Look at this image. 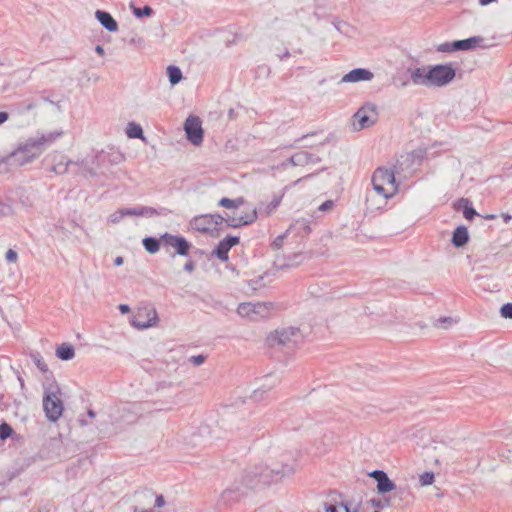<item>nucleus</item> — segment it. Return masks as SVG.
I'll use <instances>...</instances> for the list:
<instances>
[{"label": "nucleus", "instance_id": "1", "mask_svg": "<svg viewBox=\"0 0 512 512\" xmlns=\"http://www.w3.org/2000/svg\"><path fill=\"white\" fill-rule=\"evenodd\" d=\"M294 470V456L291 453H283L280 455V461L278 463H273L271 467H266L265 472H261L258 479H256V473L247 472L243 476L241 482H235L230 487L226 488L221 493L220 502L227 506L239 503L247 496L248 491L254 489L260 482L263 484L267 483V477H271L272 480L278 481L285 476L293 474Z\"/></svg>", "mask_w": 512, "mask_h": 512}, {"label": "nucleus", "instance_id": "2", "mask_svg": "<svg viewBox=\"0 0 512 512\" xmlns=\"http://www.w3.org/2000/svg\"><path fill=\"white\" fill-rule=\"evenodd\" d=\"M456 76V70L452 64H437L428 69L418 67L411 71L410 79L415 85L426 87H444L451 83Z\"/></svg>", "mask_w": 512, "mask_h": 512}, {"label": "nucleus", "instance_id": "3", "mask_svg": "<svg viewBox=\"0 0 512 512\" xmlns=\"http://www.w3.org/2000/svg\"><path fill=\"white\" fill-rule=\"evenodd\" d=\"M61 135L62 131H53L41 136L28 138L18 144L17 148L10 153V157H16L21 154V160H32L40 156Z\"/></svg>", "mask_w": 512, "mask_h": 512}, {"label": "nucleus", "instance_id": "4", "mask_svg": "<svg viewBox=\"0 0 512 512\" xmlns=\"http://www.w3.org/2000/svg\"><path fill=\"white\" fill-rule=\"evenodd\" d=\"M46 380L47 382L43 384V409L46 418L50 422H56L62 416L64 410L61 389L55 379L49 382V376H47Z\"/></svg>", "mask_w": 512, "mask_h": 512}, {"label": "nucleus", "instance_id": "5", "mask_svg": "<svg viewBox=\"0 0 512 512\" xmlns=\"http://www.w3.org/2000/svg\"><path fill=\"white\" fill-rule=\"evenodd\" d=\"M371 182L373 189L386 199L398 192V183L393 169L378 167L372 175Z\"/></svg>", "mask_w": 512, "mask_h": 512}, {"label": "nucleus", "instance_id": "6", "mask_svg": "<svg viewBox=\"0 0 512 512\" xmlns=\"http://www.w3.org/2000/svg\"><path fill=\"white\" fill-rule=\"evenodd\" d=\"M42 168L47 172L55 174H64L69 165L77 166V172L85 178H93L99 174V162H42Z\"/></svg>", "mask_w": 512, "mask_h": 512}, {"label": "nucleus", "instance_id": "7", "mask_svg": "<svg viewBox=\"0 0 512 512\" xmlns=\"http://www.w3.org/2000/svg\"><path fill=\"white\" fill-rule=\"evenodd\" d=\"M223 224L224 216L219 213L195 216L190 221L192 229L213 237L219 236L220 232L223 231Z\"/></svg>", "mask_w": 512, "mask_h": 512}, {"label": "nucleus", "instance_id": "8", "mask_svg": "<svg viewBox=\"0 0 512 512\" xmlns=\"http://www.w3.org/2000/svg\"><path fill=\"white\" fill-rule=\"evenodd\" d=\"M303 336L299 328L287 327L280 330H275L270 333L267 341L270 346L283 345V346H296Z\"/></svg>", "mask_w": 512, "mask_h": 512}, {"label": "nucleus", "instance_id": "9", "mask_svg": "<svg viewBox=\"0 0 512 512\" xmlns=\"http://www.w3.org/2000/svg\"><path fill=\"white\" fill-rule=\"evenodd\" d=\"M162 246L166 248L167 252L169 247L173 248V256L179 255L186 257L189 255V250L192 245L185 237L166 232L162 234Z\"/></svg>", "mask_w": 512, "mask_h": 512}, {"label": "nucleus", "instance_id": "10", "mask_svg": "<svg viewBox=\"0 0 512 512\" xmlns=\"http://www.w3.org/2000/svg\"><path fill=\"white\" fill-rule=\"evenodd\" d=\"M158 321L155 308H139L131 319V325L138 329H147L154 326Z\"/></svg>", "mask_w": 512, "mask_h": 512}, {"label": "nucleus", "instance_id": "11", "mask_svg": "<svg viewBox=\"0 0 512 512\" xmlns=\"http://www.w3.org/2000/svg\"><path fill=\"white\" fill-rule=\"evenodd\" d=\"M375 107L367 104L358 109L353 115V126L356 130H362L371 127L375 123Z\"/></svg>", "mask_w": 512, "mask_h": 512}, {"label": "nucleus", "instance_id": "12", "mask_svg": "<svg viewBox=\"0 0 512 512\" xmlns=\"http://www.w3.org/2000/svg\"><path fill=\"white\" fill-rule=\"evenodd\" d=\"M184 130L187 136V139L193 145H199L203 141V128L202 121L198 116H189L184 123Z\"/></svg>", "mask_w": 512, "mask_h": 512}, {"label": "nucleus", "instance_id": "13", "mask_svg": "<svg viewBox=\"0 0 512 512\" xmlns=\"http://www.w3.org/2000/svg\"><path fill=\"white\" fill-rule=\"evenodd\" d=\"M272 308V303L270 302H257V303H241L237 312L239 315L243 317H253L260 316L262 318L267 317L270 309Z\"/></svg>", "mask_w": 512, "mask_h": 512}, {"label": "nucleus", "instance_id": "14", "mask_svg": "<svg viewBox=\"0 0 512 512\" xmlns=\"http://www.w3.org/2000/svg\"><path fill=\"white\" fill-rule=\"evenodd\" d=\"M239 242L240 238L238 236L228 235L219 241V243L213 249L211 255L223 262H226L229 259L230 249L239 244Z\"/></svg>", "mask_w": 512, "mask_h": 512}, {"label": "nucleus", "instance_id": "15", "mask_svg": "<svg viewBox=\"0 0 512 512\" xmlns=\"http://www.w3.org/2000/svg\"><path fill=\"white\" fill-rule=\"evenodd\" d=\"M377 482V491L379 494L384 495L388 492L396 490L395 483L388 477L387 473L383 470H374L369 474Z\"/></svg>", "mask_w": 512, "mask_h": 512}, {"label": "nucleus", "instance_id": "16", "mask_svg": "<svg viewBox=\"0 0 512 512\" xmlns=\"http://www.w3.org/2000/svg\"><path fill=\"white\" fill-rule=\"evenodd\" d=\"M374 77V74L365 68H355L349 71L342 77L344 83H355L359 81H370Z\"/></svg>", "mask_w": 512, "mask_h": 512}, {"label": "nucleus", "instance_id": "17", "mask_svg": "<svg viewBox=\"0 0 512 512\" xmlns=\"http://www.w3.org/2000/svg\"><path fill=\"white\" fill-rule=\"evenodd\" d=\"M441 154L436 150L435 146L431 147H419L409 153L408 160H424L430 158L440 157Z\"/></svg>", "mask_w": 512, "mask_h": 512}, {"label": "nucleus", "instance_id": "18", "mask_svg": "<svg viewBox=\"0 0 512 512\" xmlns=\"http://www.w3.org/2000/svg\"><path fill=\"white\" fill-rule=\"evenodd\" d=\"M95 18L109 32H116L118 30V23L109 12L97 10L95 12Z\"/></svg>", "mask_w": 512, "mask_h": 512}, {"label": "nucleus", "instance_id": "19", "mask_svg": "<svg viewBox=\"0 0 512 512\" xmlns=\"http://www.w3.org/2000/svg\"><path fill=\"white\" fill-rule=\"evenodd\" d=\"M484 42V38L482 36H472L467 39L456 40L454 41V45L457 48V51L463 50H473L477 47H482V43Z\"/></svg>", "mask_w": 512, "mask_h": 512}, {"label": "nucleus", "instance_id": "20", "mask_svg": "<svg viewBox=\"0 0 512 512\" xmlns=\"http://www.w3.org/2000/svg\"><path fill=\"white\" fill-rule=\"evenodd\" d=\"M469 233L464 225L456 227L453 231L451 243L456 248L464 247L469 241Z\"/></svg>", "mask_w": 512, "mask_h": 512}, {"label": "nucleus", "instance_id": "21", "mask_svg": "<svg viewBox=\"0 0 512 512\" xmlns=\"http://www.w3.org/2000/svg\"><path fill=\"white\" fill-rule=\"evenodd\" d=\"M291 231L296 232L301 237L307 236L311 232L310 228V221L306 218H299L296 219L289 227V229L286 231V233H289Z\"/></svg>", "mask_w": 512, "mask_h": 512}, {"label": "nucleus", "instance_id": "22", "mask_svg": "<svg viewBox=\"0 0 512 512\" xmlns=\"http://www.w3.org/2000/svg\"><path fill=\"white\" fill-rule=\"evenodd\" d=\"M454 207L457 209V210H460L462 209L463 211V216L467 219V220H473L475 216L478 215V213L476 212V210L474 209V207L472 206V203L469 199L467 198H460L456 204L454 205Z\"/></svg>", "mask_w": 512, "mask_h": 512}, {"label": "nucleus", "instance_id": "23", "mask_svg": "<svg viewBox=\"0 0 512 512\" xmlns=\"http://www.w3.org/2000/svg\"><path fill=\"white\" fill-rule=\"evenodd\" d=\"M122 215H125V216H153V215H158V213L152 207L138 206V207H133V208H123Z\"/></svg>", "mask_w": 512, "mask_h": 512}, {"label": "nucleus", "instance_id": "24", "mask_svg": "<svg viewBox=\"0 0 512 512\" xmlns=\"http://www.w3.org/2000/svg\"><path fill=\"white\" fill-rule=\"evenodd\" d=\"M272 378V376H270ZM280 380L277 377H273L271 383H264L261 387L254 390L252 394V398L255 401H261L266 399V394L271 391L273 387H275L277 384H279Z\"/></svg>", "mask_w": 512, "mask_h": 512}, {"label": "nucleus", "instance_id": "25", "mask_svg": "<svg viewBox=\"0 0 512 512\" xmlns=\"http://www.w3.org/2000/svg\"><path fill=\"white\" fill-rule=\"evenodd\" d=\"M56 356L63 361H69L75 356V349L69 343H62L56 349Z\"/></svg>", "mask_w": 512, "mask_h": 512}, {"label": "nucleus", "instance_id": "26", "mask_svg": "<svg viewBox=\"0 0 512 512\" xmlns=\"http://www.w3.org/2000/svg\"><path fill=\"white\" fill-rule=\"evenodd\" d=\"M143 247L150 254H155L159 251L162 245V235L159 238L148 236L142 240Z\"/></svg>", "mask_w": 512, "mask_h": 512}, {"label": "nucleus", "instance_id": "27", "mask_svg": "<svg viewBox=\"0 0 512 512\" xmlns=\"http://www.w3.org/2000/svg\"><path fill=\"white\" fill-rule=\"evenodd\" d=\"M282 198H283L282 195H275L273 197V199L268 204L264 205L262 203L261 206L259 207L260 213L264 214L265 216L271 215L273 213V211L279 207V205L282 201Z\"/></svg>", "mask_w": 512, "mask_h": 512}, {"label": "nucleus", "instance_id": "28", "mask_svg": "<svg viewBox=\"0 0 512 512\" xmlns=\"http://www.w3.org/2000/svg\"><path fill=\"white\" fill-rule=\"evenodd\" d=\"M31 359L37 368L44 374H48L51 377V381L54 379L52 372L49 371L48 365L45 363L42 355L39 352H33L30 354Z\"/></svg>", "mask_w": 512, "mask_h": 512}, {"label": "nucleus", "instance_id": "29", "mask_svg": "<svg viewBox=\"0 0 512 512\" xmlns=\"http://www.w3.org/2000/svg\"><path fill=\"white\" fill-rule=\"evenodd\" d=\"M126 135L131 139H142L143 129L140 124L135 122H129L126 127Z\"/></svg>", "mask_w": 512, "mask_h": 512}, {"label": "nucleus", "instance_id": "30", "mask_svg": "<svg viewBox=\"0 0 512 512\" xmlns=\"http://www.w3.org/2000/svg\"><path fill=\"white\" fill-rule=\"evenodd\" d=\"M243 197H238L235 199H230L227 197H223L219 200L218 205L227 209H237L244 203Z\"/></svg>", "mask_w": 512, "mask_h": 512}, {"label": "nucleus", "instance_id": "31", "mask_svg": "<svg viewBox=\"0 0 512 512\" xmlns=\"http://www.w3.org/2000/svg\"><path fill=\"white\" fill-rule=\"evenodd\" d=\"M167 75L169 77V82L171 85L178 84L183 77L181 69L175 65H169L167 67Z\"/></svg>", "mask_w": 512, "mask_h": 512}, {"label": "nucleus", "instance_id": "32", "mask_svg": "<svg viewBox=\"0 0 512 512\" xmlns=\"http://www.w3.org/2000/svg\"><path fill=\"white\" fill-rule=\"evenodd\" d=\"M258 215H257V209H253L250 212L244 213L239 216V219L241 220L242 226L250 225L253 222L256 221Z\"/></svg>", "mask_w": 512, "mask_h": 512}, {"label": "nucleus", "instance_id": "33", "mask_svg": "<svg viewBox=\"0 0 512 512\" xmlns=\"http://www.w3.org/2000/svg\"><path fill=\"white\" fill-rule=\"evenodd\" d=\"M133 14L137 18H142L144 16H151L153 14V9L149 5H145L141 8L139 7H133Z\"/></svg>", "mask_w": 512, "mask_h": 512}, {"label": "nucleus", "instance_id": "34", "mask_svg": "<svg viewBox=\"0 0 512 512\" xmlns=\"http://www.w3.org/2000/svg\"><path fill=\"white\" fill-rule=\"evenodd\" d=\"M13 428L6 422L0 424V439L6 440L13 434Z\"/></svg>", "mask_w": 512, "mask_h": 512}, {"label": "nucleus", "instance_id": "35", "mask_svg": "<svg viewBox=\"0 0 512 512\" xmlns=\"http://www.w3.org/2000/svg\"><path fill=\"white\" fill-rule=\"evenodd\" d=\"M435 476L433 472L426 471L420 475V483L422 486L431 485L434 482Z\"/></svg>", "mask_w": 512, "mask_h": 512}, {"label": "nucleus", "instance_id": "36", "mask_svg": "<svg viewBox=\"0 0 512 512\" xmlns=\"http://www.w3.org/2000/svg\"><path fill=\"white\" fill-rule=\"evenodd\" d=\"M224 223L226 224L227 227H231V228L242 227V223H241V220L239 219V216L238 217H236V216L224 217Z\"/></svg>", "mask_w": 512, "mask_h": 512}, {"label": "nucleus", "instance_id": "37", "mask_svg": "<svg viewBox=\"0 0 512 512\" xmlns=\"http://www.w3.org/2000/svg\"><path fill=\"white\" fill-rule=\"evenodd\" d=\"M370 503L373 507H376L378 509H382L384 507H390L392 505L391 499H389V498H384L383 500L373 498L370 500Z\"/></svg>", "mask_w": 512, "mask_h": 512}, {"label": "nucleus", "instance_id": "38", "mask_svg": "<svg viewBox=\"0 0 512 512\" xmlns=\"http://www.w3.org/2000/svg\"><path fill=\"white\" fill-rule=\"evenodd\" d=\"M437 51L442 52V53H450V52L457 51V48L454 45V41L453 42H444L437 47Z\"/></svg>", "mask_w": 512, "mask_h": 512}, {"label": "nucleus", "instance_id": "39", "mask_svg": "<svg viewBox=\"0 0 512 512\" xmlns=\"http://www.w3.org/2000/svg\"><path fill=\"white\" fill-rule=\"evenodd\" d=\"M500 314L503 318L512 319V303H505L500 308Z\"/></svg>", "mask_w": 512, "mask_h": 512}, {"label": "nucleus", "instance_id": "40", "mask_svg": "<svg viewBox=\"0 0 512 512\" xmlns=\"http://www.w3.org/2000/svg\"><path fill=\"white\" fill-rule=\"evenodd\" d=\"M207 359L206 355L199 354L194 355L189 358V362L192 363L194 366H200L202 365Z\"/></svg>", "mask_w": 512, "mask_h": 512}, {"label": "nucleus", "instance_id": "41", "mask_svg": "<svg viewBox=\"0 0 512 512\" xmlns=\"http://www.w3.org/2000/svg\"><path fill=\"white\" fill-rule=\"evenodd\" d=\"M285 157H286V160H291V161L302 160V158H305V160H313L312 155H310L306 152H301V153H297L295 155H290V156H285Z\"/></svg>", "mask_w": 512, "mask_h": 512}, {"label": "nucleus", "instance_id": "42", "mask_svg": "<svg viewBox=\"0 0 512 512\" xmlns=\"http://www.w3.org/2000/svg\"><path fill=\"white\" fill-rule=\"evenodd\" d=\"M286 234H287V233H284V234H282V235L277 236V237L273 240V242H272V244H271V247H272L273 249H280V248L282 247V245H283V241H284V239H285V237H286Z\"/></svg>", "mask_w": 512, "mask_h": 512}, {"label": "nucleus", "instance_id": "43", "mask_svg": "<svg viewBox=\"0 0 512 512\" xmlns=\"http://www.w3.org/2000/svg\"><path fill=\"white\" fill-rule=\"evenodd\" d=\"M335 203L333 200H326L319 207L318 210L322 212H326L331 210L334 207Z\"/></svg>", "mask_w": 512, "mask_h": 512}, {"label": "nucleus", "instance_id": "44", "mask_svg": "<svg viewBox=\"0 0 512 512\" xmlns=\"http://www.w3.org/2000/svg\"><path fill=\"white\" fill-rule=\"evenodd\" d=\"M18 258V254L16 251H14L13 249H9L7 252H6V260L8 262H15Z\"/></svg>", "mask_w": 512, "mask_h": 512}, {"label": "nucleus", "instance_id": "45", "mask_svg": "<svg viewBox=\"0 0 512 512\" xmlns=\"http://www.w3.org/2000/svg\"><path fill=\"white\" fill-rule=\"evenodd\" d=\"M10 173L9 162H0V175H7Z\"/></svg>", "mask_w": 512, "mask_h": 512}, {"label": "nucleus", "instance_id": "46", "mask_svg": "<svg viewBox=\"0 0 512 512\" xmlns=\"http://www.w3.org/2000/svg\"><path fill=\"white\" fill-rule=\"evenodd\" d=\"M184 271L191 273L195 270V262L192 260H188L183 267Z\"/></svg>", "mask_w": 512, "mask_h": 512}, {"label": "nucleus", "instance_id": "47", "mask_svg": "<svg viewBox=\"0 0 512 512\" xmlns=\"http://www.w3.org/2000/svg\"><path fill=\"white\" fill-rule=\"evenodd\" d=\"M125 215H122V209H120L119 211L115 212L114 214L111 215V222L112 223H117L119 222Z\"/></svg>", "mask_w": 512, "mask_h": 512}, {"label": "nucleus", "instance_id": "48", "mask_svg": "<svg viewBox=\"0 0 512 512\" xmlns=\"http://www.w3.org/2000/svg\"><path fill=\"white\" fill-rule=\"evenodd\" d=\"M165 505V499L163 497V495H158L156 496V499H155V507L157 508H161Z\"/></svg>", "mask_w": 512, "mask_h": 512}, {"label": "nucleus", "instance_id": "49", "mask_svg": "<svg viewBox=\"0 0 512 512\" xmlns=\"http://www.w3.org/2000/svg\"><path fill=\"white\" fill-rule=\"evenodd\" d=\"M396 495L400 497V499H404L406 496H409V492L406 491L405 489L403 488H399L397 491H396Z\"/></svg>", "mask_w": 512, "mask_h": 512}, {"label": "nucleus", "instance_id": "50", "mask_svg": "<svg viewBox=\"0 0 512 512\" xmlns=\"http://www.w3.org/2000/svg\"><path fill=\"white\" fill-rule=\"evenodd\" d=\"M9 119V114L7 112L1 111L0 112V125L5 123Z\"/></svg>", "mask_w": 512, "mask_h": 512}, {"label": "nucleus", "instance_id": "51", "mask_svg": "<svg viewBox=\"0 0 512 512\" xmlns=\"http://www.w3.org/2000/svg\"><path fill=\"white\" fill-rule=\"evenodd\" d=\"M9 209V207L4 204L3 202L0 201V218L4 215H6V212L7 210Z\"/></svg>", "mask_w": 512, "mask_h": 512}, {"label": "nucleus", "instance_id": "52", "mask_svg": "<svg viewBox=\"0 0 512 512\" xmlns=\"http://www.w3.org/2000/svg\"><path fill=\"white\" fill-rule=\"evenodd\" d=\"M119 311H120L122 314L129 313V312H130V307H129L127 304H120V305H119Z\"/></svg>", "mask_w": 512, "mask_h": 512}, {"label": "nucleus", "instance_id": "53", "mask_svg": "<svg viewBox=\"0 0 512 512\" xmlns=\"http://www.w3.org/2000/svg\"><path fill=\"white\" fill-rule=\"evenodd\" d=\"M297 164H298V162H296V161H293V162H281L280 167L283 168V169H286L288 166L295 167V166H297Z\"/></svg>", "mask_w": 512, "mask_h": 512}, {"label": "nucleus", "instance_id": "54", "mask_svg": "<svg viewBox=\"0 0 512 512\" xmlns=\"http://www.w3.org/2000/svg\"><path fill=\"white\" fill-rule=\"evenodd\" d=\"M325 511L326 512H338L335 505L328 504V503H325Z\"/></svg>", "mask_w": 512, "mask_h": 512}, {"label": "nucleus", "instance_id": "55", "mask_svg": "<svg viewBox=\"0 0 512 512\" xmlns=\"http://www.w3.org/2000/svg\"><path fill=\"white\" fill-rule=\"evenodd\" d=\"M95 51L100 56H103L105 54L104 48L101 45H97L95 47Z\"/></svg>", "mask_w": 512, "mask_h": 512}, {"label": "nucleus", "instance_id": "56", "mask_svg": "<svg viewBox=\"0 0 512 512\" xmlns=\"http://www.w3.org/2000/svg\"><path fill=\"white\" fill-rule=\"evenodd\" d=\"M497 0H478L479 4L481 6H487L493 2H496Z\"/></svg>", "mask_w": 512, "mask_h": 512}, {"label": "nucleus", "instance_id": "57", "mask_svg": "<svg viewBox=\"0 0 512 512\" xmlns=\"http://www.w3.org/2000/svg\"><path fill=\"white\" fill-rule=\"evenodd\" d=\"M123 261H124V260H123V257L118 256V257H116V258L114 259V265H115V266H120V265H122V264H123Z\"/></svg>", "mask_w": 512, "mask_h": 512}, {"label": "nucleus", "instance_id": "58", "mask_svg": "<svg viewBox=\"0 0 512 512\" xmlns=\"http://www.w3.org/2000/svg\"><path fill=\"white\" fill-rule=\"evenodd\" d=\"M87 415H88L89 418L92 419V418H95L96 413H95V411L93 409H88Z\"/></svg>", "mask_w": 512, "mask_h": 512}, {"label": "nucleus", "instance_id": "59", "mask_svg": "<svg viewBox=\"0 0 512 512\" xmlns=\"http://www.w3.org/2000/svg\"><path fill=\"white\" fill-rule=\"evenodd\" d=\"M438 322H443V323L449 322V323H451L452 319L450 317H443V318H439Z\"/></svg>", "mask_w": 512, "mask_h": 512}, {"label": "nucleus", "instance_id": "60", "mask_svg": "<svg viewBox=\"0 0 512 512\" xmlns=\"http://www.w3.org/2000/svg\"><path fill=\"white\" fill-rule=\"evenodd\" d=\"M290 56V53L288 50H286L282 55H279L280 60H284L285 58H288Z\"/></svg>", "mask_w": 512, "mask_h": 512}, {"label": "nucleus", "instance_id": "61", "mask_svg": "<svg viewBox=\"0 0 512 512\" xmlns=\"http://www.w3.org/2000/svg\"><path fill=\"white\" fill-rule=\"evenodd\" d=\"M502 216L505 223H509V221L512 220V216L509 214H503Z\"/></svg>", "mask_w": 512, "mask_h": 512}, {"label": "nucleus", "instance_id": "62", "mask_svg": "<svg viewBox=\"0 0 512 512\" xmlns=\"http://www.w3.org/2000/svg\"><path fill=\"white\" fill-rule=\"evenodd\" d=\"M313 175H314V174H307V175H305V176H303V177H300L299 179H297V180L294 182V184L299 183V182H300L301 180H303V179L310 178V177H312Z\"/></svg>", "mask_w": 512, "mask_h": 512}, {"label": "nucleus", "instance_id": "63", "mask_svg": "<svg viewBox=\"0 0 512 512\" xmlns=\"http://www.w3.org/2000/svg\"><path fill=\"white\" fill-rule=\"evenodd\" d=\"M340 506L344 508L345 512H351L347 503L341 502Z\"/></svg>", "mask_w": 512, "mask_h": 512}, {"label": "nucleus", "instance_id": "64", "mask_svg": "<svg viewBox=\"0 0 512 512\" xmlns=\"http://www.w3.org/2000/svg\"><path fill=\"white\" fill-rule=\"evenodd\" d=\"M78 422H79V424H80L81 426H85V425H87V424H88V421H87V420H85L84 418H79V419H78Z\"/></svg>", "mask_w": 512, "mask_h": 512}]
</instances>
